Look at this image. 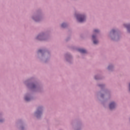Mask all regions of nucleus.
I'll return each mask as SVG.
<instances>
[{
	"instance_id": "1",
	"label": "nucleus",
	"mask_w": 130,
	"mask_h": 130,
	"mask_svg": "<svg viewBox=\"0 0 130 130\" xmlns=\"http://www.w3.org/2000/svg\"><path fill=\"white\" fill-rule=\"evenodd\" d=\"M77 19L78 21H79L80 23H82V22H84V21L86 20V17L84 15H78L77 16Z\"/></svg>"
},
{
	"instance_id": "2",
	"label": "nucleus",
	"mask_w": 130,
	"mask_h": 130,
	"mask_svg": "<svg viewBox=\"0 0 130 130\" xmlns=\"http://www.w3.org/2000/svg\"><path fill=\"white\" fill-rule=\"evenodd\" d=\"M41 110H42L41 107H39L38 108V110L36 112V115L37 116V117H38L39 115H41V113H42Z\"/></svg>"
},
{
	"instance_id": "3",
	"label": "nucleus",
	"mask_w": 130,
	"mask_h": 130,
	"mask_svg": "<svg viewBox=\"0 0 130 130\" xmlns=\"http://www.w3.org/2000/svg\"><path fill=\"white\" fill-rule=\"evenodd\" d=\"M115 107V103L114 102L111 103L109 105L110 109H113Z\"/></svg>"
},
{
	"instance_id": "4",
	"label": "nucleus",
	"mask_w": 130,
	"mask_h": 130,
	"mask_svg": "<svg viewBox=\"0 0 130 130\" xmlns=\"http://www.w3.org/2000/svg\"><path fill=\"white\" fill-rule=\"evenodd\" d=\"M78 51H79V52H81V53H86L87 52V51L83 49H79Z\"/></svg>"
},
{
	"instance_id": "5",
	"label": "nucleus",
	"mask_w": 130,
	"mask_h": 130,
	"mask_svg": "<svg viewBox=\"0 0 130 130\" xmlns=\"http://www.w3.org/2000/svg\"><path fill=\"white\" fill-rule=\"evenodd\" d=\"M95 38H96V36L93 35L92 36V39L93 40V43H94V44H97L98 43V41H97L96 40H94V39H95Z\"/></svg>"
},
{
	"instance_id": "6",
	"label": "nucleus",
	"mask_w": 130,
	"mask_h": 130,
	"mask_svg": "<svg viewBox=\"0 0 130 130\" xmlns=\"http://www.w3.org/2000/svg\"><path fill=\"white\" fill-rule=\"evenodd\" d=\"M126 27V28H127V30L128 31V32H130V24L127 25Z\"/></svg>"
},
{
	"instance_id": "7",
	"label": "nucleus",
	"mask_w": 130,
	"mask_h": 130,
	"mask_svg": "<svg viewBox=\"0 0 130 130\" xmlns=\"http://www.w3.org/2000/svg\"><path fill=\"white\" fill-rule=\"evenodd\" d=\"M65 27H67V24L66 23H62L61 24V27L62 28H65Z\"/></svg>"
},
{
	"instance_id": "8",
	"label": "nucleus",
	"mask_w": 130,
	"mask_h": 130,
	"mask_svg": "<svg viewBox=\"0 0 130 130\" xmlns=\"http://www.w3.org/2000/svg\"><path fill=\"white\" fill-rule=\"evenodd\" d=\"M25 101H30V98L25 97Z\"/></svg>"
},
{
	"instance_id": "9",
	"label": "nucleus",
	"mask_w": 130,
	"mask_h": 130,
	"mask_svg": "<svg viewBox=\"0 0 130 130\" xmlns=\"http://www.w3.org/2000/svg\"><path fill=\"white\" fill-rule=\"evenodd\" d=\"M94 32L95 33H98V32H99V30H98V29H94Z\"/></svg>"
},
{
	"instance_id": "10",
	"label": "nucleus",
	"mask_w": 130,
	"mask_h": 130,
	"mask_svg": "<svg viewBox=\"0 0 130 130\" xmlns=\"http://www.w3.org/2000/svg\"><path fill=\"white\" fill-rule=\"evenodd\" d=\"M111 32V33H114L115 32V30L114 29H112Z\"/></svg>"
},
{
	"instance_id": "11",
	"label": "nucleus",
	"mask_w": 130,
	"mask_h": 130,
	"mask_svg": "<svg viewBox=\"0 0 130 130\" xmlns=\"http://www.w3.org/2000/svg\"><path fill=\"white\" fill-rule=\"evenodd\" d=\"M38 52H42V50H39V51H38Z\"/></svg>"
},
{
	"instance_id": "12",
	"label": "nucleus",
	"mask_w": 130,
	"mask_h": 130,
	"mask_svg": "<svg viewBox=\"0 0 130 130\" xmlns=\"http://www.w3.org/2000/svg\"><path fill=\"white\" fill-rule=\"evenodd\" d=\"M39 37H41V36H38L37 37V39H38L39 38Z\"/></svg>"
},
{
	"instance_id": "13",
	"label": "nucleus",
	"mask_w": 130,
	"mask_h": 130,
	"mask_svg": "<svg viewBox=\"0 0 130 130\" xmlns=\"http://www.w3.org/2000/svg\"><path fill=\"white\" fill-rule=\"evenodd\" d=\"M110 67H111V66H109V67H108V69L109 70H110Z\"/></svg>"
},
{
	"instance_id": "14",
	"label": "nucleus",
	"mask_w": 130,
	"mask_h": 130,
	"mask_svg": "<svg viewBox=\"0 0 130 130\" xmlns=\"http://www.w3.org/2000/svg\"><path fill=\"white\" fill-rule=\"evenodd\" d=\"M3 120H0V122H3Z\"/></svg>"
},
{
	"instance_id": "15",
	"label": "nucleus",
	"mask_w": 130,
	"mask_h": 130,
	"mask_svg": "<svg viewBox=\"0 0 130 130\" xmlns=\"http://www.w3.org/2000/svg\"><path fill=\"white\" fill-rule=\"evenodd\" d=\"M95 79L96 80L97 79V78H95Z\"/></svg>"
}]
</instances>
